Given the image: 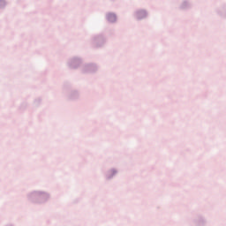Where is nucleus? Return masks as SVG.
<instances>
[{"label":"nucleus","mask_w":226,"mask_h":226,"mask_svg":"<svg viewBox=\"0 0 226 226\" xmlns=\"http://www.w3.org/2000/svg\"><path fill=\"white\" fill-rule=\"evenodd\" d=\"M108 20L109 22H116V14H112V13L109 14Z\"/></svg>","instance_id":"1"}]
</instances>
